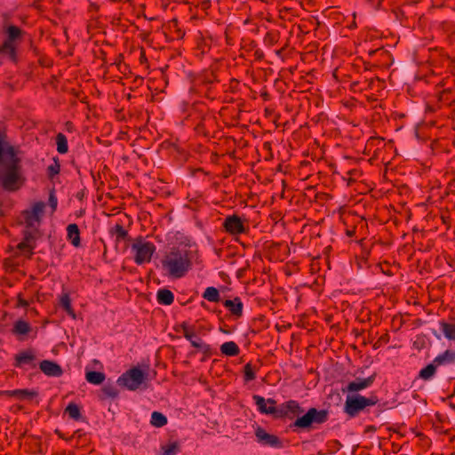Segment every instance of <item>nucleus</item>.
Instances as JSON below:
<instances>
[{"instance_id": "nucleus-32", "label": "nucleus", "mask_w": 455, "mask_h": 455, "mask_svg": "<svg viewBox=\"0 0 455 455\" xmlns=\"http://www.w3.org/2000/svg\"><path fill=\"white\" fill-rule=\"evenodd\" d=\"M60 164L55 162L54 164L48 166L47 171L50 177H53L60 172Z\"/></svg>"}, {"instance_id": "nucleus-36", "label": "nucleus", "mask_w": 455, "mask_h": 455, "mask_svg": "<svg viewBox=\"0 0 455 455\" xmlns=\"http://www.w3.org/2000/svg\"><path fill=\"white\" fill-rule=\"evenodd\" d=\"M93 363H94V370H98L102 367L101 363L99 361L94 360Z\"/></svg>"}, {"instance_id": "nucleus-40", "label": "nucleus", "mask_w": 455, "mask_h": 455, "mask_svg": "<svg viewBox=\"0 0 455 455\" xmlns=\"http://www.w3.org/2000/svg\"><path fill=\"white\" fill-rule=\"evenodd\" d=\"M244 370H245V371L251 370V369H250V365H249V364H246V365L244 366Z\"/></svg>"}, {"instance_id": "nucleus-8", "label": "nucleus", "mask_w": 455, "mask_h": 455, "mask_svg": "<svg viewBox=\"0 0 455 455\" xmlns=\"http://www.w3.org/2000/svg\"><path fill=\"white\" fill-rule=\"evenodd\" d=\"M255 437L256 441L262 446H268L275 449L282 447V442L276 435L267 433L260 427H256Z\"/></svg>"}, {"instance_id": "nucleus-15", "label": "nucleus", "mask_w": 455, "mask_h": 455, "mask_svg": "<svg viewBox=\"0 0 455 455\" xmlns=\"http://www.w3.org/2000/svg\"><path fill=\"white\" fill-rule=\"evenodd\" d=\"M439 329L446 339L449 341H455V323L440 321Z\"/></svg>"}, {"instance_id": "nucleus-31", "label": "nucleus", "mask_w": 455, "mask_h": 455, "mask_svg": "<svg viewBox=\"0 0 455 455\" xmlns=\"http://www.w3.org/2000/svg\"><path fill=\"white\" fill-rule=\"evenodd\" d=\"M114 234L117 238L124 239L127 235V231L121 225L117 224L114 228Z\"/></svg>"}, {"instance_id": "nucleus-10", "label": "nucleus", "mask_w": 455, "mask_h": 455, "mask_svg": "<svg viewBox=\"0 0 455 455\" xmlns=\"http://www.w3.org/2000/svg\"><path fill=\"white\" fill-rule=\"evenodd\" d=\"M223 227L225 230L233 235H237L245 232V227L243 220L237 215H228L226 217Z\"/></svg>"}, {"instance_id": "nucleus-19", "label": "nucleus", "mask_w": 455, "mask_h": 455, "mask_svg": "<svg viewBox=\"0 0 455 455\" xmlns=\"http://www.w3.org/2000/svg\"><path fill=\"white\" fill-rule=\"evenodd\" d=\"M157 301L161 305L169 306L174 300L173 293L168 289H160L156 294Z\"/></svg>"}, {"instance_id": "nucleus-26", "label": "nucleus", "mask_w": 455, "mask_h": 455, "mask_svg": "<svg viewBox=\"0 0 455 455\" xmlns=\"http://www.w3.org/2000/svg\"><path fill=\"white\" fill-rule=\"evenodd\" d=\"M203 297L210 302H218L220 299V292L215 287L206 288Z\"/></svg>"}, {"instance_id": "nucleus-21", "label": "nucleus", "mask_w": 455, "mask_h": 455, "mask_svg": "<svg viewBox=\"0 0 455 455\" xmlns=\"http://www.w3.org/2000/svg\"><path fill=\"white\" fill-rule=\"evenodd\" d=\"M31 331L30 324L24 320H18L13 324L12 331L17 336H23Z\"/></svg>"}, {"instance_id": "nucleus-14", "label": "nucleus", "mask_w": 455, "mask_h": 455, "mask_svg": "<svg viewBox=\"0 0 455 455\" xmlns=\"http://www.w3.org/2000/svg\"><path fill=\"white\" fill-rule=\"evenodd\" d=\"M300 411L299 404L296 401H288L277 410L279 416L292 418Z\"/></svg>"}, {"instance_id": "nucleus-30", "label": "nucleus", "mask_w": 455, "mask_h": 455, "mask_svg": "<svg viewBox=\"0 0 455 455\" xmlns=\"http://www.w3.org/2000/svg\"><path fill=\"white\" fill-rule=\"evenodd\" d=\"M48 204L51 208V213L52 214L56 211L58 205V199L54 191H52L50 193Z\"/></svg>"}, {"instance_id": "nucleus-34", "label": "nucleus", "mask_w": 455, "mask_h": 455, "mask_svg": "<svg viewBox=\"0 0 455 455\" xmlns=\"http://www.w3.org/2000/svg\"><path fill=\"white\" fill-rule=\"evenodd\" d=\"M255 371H245V379L251 380L255 377Z\"/></svg>"}, {"instance_id": "nucleus-25", "label": "nucleus", "mask_w": 455, "mask_h": 455, "mask_svg": "<svg viewBox=\"0 0 455 455\" xmlns=\"http://www.w3.org/2000/svg\"><path fill=\"white\" fill-rule=\"evenodd\" d=\"M56 145H57V151L60 154H66L68 152V140L64 134L59 133L57 135Z\"/></svg>"}, {"instance_id": "nucleus-2", "label": "nucleus", "mask_w": 455, "mask_h": 455, "mask_svg": "<svg viewBox=\"0 0 455 455\" xmlns=\"http://www.w3.org/2000/svg\"><path fill=\"white\" fill-rule=\"evenodd\" d=\"M45 206L44 202L38 201L22 213V222L25 224L27 230L24 234V240L19 243L18 248L24 255H31L33 252L36 234L41 224Z\"/></svg>"}, {"instance_id": "nucleus-33", "label": "nucleus", "mask_w": 455, "mask_h": 455, "mask_svg": "<svg viewBox=\"0 0 455 455\" xmlns=\"http://www.w3.org/2000/svg\"><path fill=\"white\" fill-rule=\"evenodd\" d=\"M435 371H419V378L425 380L432 379Z\"/></svg>"}, {"instance_id": "nucleus-3", "label": "nucleus", "mask_w": 455, "mask_h": 455, "mask_svg": "<svg viewBox=\"0 0 455 455\" xmlns=\"http://www.w3.org/2000/svg\"><path fill=\"white\" fill-rule=\"evenodd\" d=\"M156 250V245L144 237L136 238L130 248L132 257L137 265L150 262Z\"/></svg>"}, {"instance_id": "nucleus-18", "label": "nucleus", "mask_w": 455, "mask_h": 455, "mask_svg": "<svg viewBox=\"0 0 455 455\" xmlns=\"http://www.w3.org/2000/svg\"><path fill=\"white\" fill-rule=\"evenodd\" d=\"M224 307L235 315L240 316L242 315L243 303L239 298L225 300Z\"/></svg>"}, {"instance_id": "nucleus-28", "label": "nucleus", "mask_w": 455, "mask_h": 455, "mask_svg": "<svg viewBox=\"0 0 455 455\" xmlns=\"http://www.w3.org/2000/svg\"><path fill=\"white\" fill-rule=\"evenodd\" d=\"M66 411L73 419L77 420L81 417L79 407L75 403H69L66 408Z\"/></svg>"}, {"instance_id": "nucleus-23", "label": "nucleus", "mask_w": 455, "mask_h": 455, "mask_svg": "<svg viewBox=\"0 0 455 455\" xmlns=\"http://www.w3.org/2000/svg\"><path fill=\"white\" fill-rule=\"evenodd\" d=\"M86 380L94 385H99L105 379V375L102 371H86Z\"/></svg>"}, {"instance_id": "nucleus-1", "label": "nucleus", "mask_w": 455, "mask_h": 455, "mask_svg": "<svg viewBox=\"0 0 455 455\" xmlns=\"http://www.w3.org/2000/svg\"><path fill=\"white\" fill-rule=\"evenodd\" d=\"M201 262L197 244L188 238L171 247L160 259L164 275L173 279L184 277L195 265H199Z\"/></svg>"}, {"instance_id": "nucleus-39", "label": "nucleus", "mask_w": 455, "mask_h": 455, "mask_svg": "<svg viewBox=\"0 0 455 455\" xmlns=\"http://www.w3.org/2000/svg\"><path fill=\"white\" fill-rule=\"evenodd\" d=\"M433 333H434V335H435L438 339H441V336H440V335H438L436 332H433Z\"/></svg>"}, {"instance_id": "nucleus-20", "label": "nucleus", "mask_w": 455, "mask_h": 455, "mask_svg": "<svg viewBox=\"0 0 455 455\" xmlns=\"http://www.w3.org/2000/svg\"><path fill=\"white\" fill-rule=\"evenodd\" d=\"M239 347L234 341H227L220 346V352L228 356H235L239 354Z\"/></svg>"}, {"instance_id": "nucleus-17", "label": "nucleus", "mask_w": 455, "mask_h": 455, "mask_svg": "<svg viewBox=\"0 0 455 455\" xmlns=\"http://www.w3.org/2000/svg\"><path fill=\"white\" fill-rule=\"evenodd\" d=\"M67 238L73 246H80V231L76 224H69L67 227Z\"/></svg>"}, {"instance_id": "nucleus-37", "label": "nucleus", "mask_w": 455, "mask_h": 455, "mask_svg": "<svg viewBox=\"0 0 455 455\" xmlns=\"http://www.w3.org/2000/svg\"><path fill=\"white\" fill-rule=\"evenodd\" d=\"M19 305L20 307H26L28 305L27 301L25 299H19Z\"/></svg>"}, {"instance_id": "nucleus-24", "label": "nucleus", "mask_w": 455, "mask_h": 455, "mask_svg": "<svg viewBox=\"0 0 455 455\" xmlns=\"http://www.w3.org/2000/svg\"><path fill=\"white\" fill-rule=\"evenodd\" d=\"M150 423L156 427H162L167 424V418L161 412L153 411L151 414Z\"/></svg>"}, {"instance_id": "nucleus-41", "label": "nucleus", "mask_w": 455, "mask_h": 455, "mask_svg": "<svg viewBox=\"0 0 455 455\" xmlns=\"http://www.w3.org/2000/svg\"><path fill=\"white\" fill-rule=\"evenodd\" d=\"M131 370L136 371V370H139V369H138V368H136V367H133V368H132Z\"/></svg>"}, {"instance_id": "nucleus-16", "label": "nucleus", "mask_w": 455, "mask_h": 455, "mask_svg": "<svg viewBox=\"0 0 455 455\" xmlns=\"http://www.w3.org/2000/svg\"><path fill=\"white\" fill-rule=\"evenodd\" d=\"M36 359L35 352L33 350H26L16 355V367H22L23 365H32L33 361Z\"/></svg>"}, {"instance_id": "nucleus-35", "label": "nucleus", "mask_w": 455, "mask_h": 455, "mask_svg": "<svg viewBox=\"0 0 455 455\" xmlns=\"http://www.w3.org/2000/svg\"><path fill=\"white\" fill-rule=\"evenodd\" d=\"M48 376L60 377L62 371H44Z\"/></svg>"}, {"instance_id": "nucleus-27", "label": "nucleus", "mask_w": 455, "mask_h": 455, "mask_svg": "<svg viewBox=\"0 0 455 455\" xmlns=\"http://www.w3.org/2000/svg\"><path fill=\"white\" fill-rule=\"evenodd\" d=\"M101 392L103 394V398H116L118 396V391L116 387L111 384L105 385Z\"/></svg>"}, {"instance_id": "nucleus-29", "label": "nucleus", "mask_w": 455, "mask_h": 455, "mask_svg": "<svg viewBox=\"0 0 455 455\" xmlns=\"http://www.w3.org/2000/svg\"><path fill=\"white\" fill-rule=\"evenodd\" d=\"M39 370H42V371H44V370H60V368L56 363H52L51 361H48V360H44V361H42L40 363V369Z\"/></svg>"}, {"instance_id": "nucleus-38", "label": "nucleus", "mask_w": 455, "mask_h": 455, "mask_svg": "<svg viewBox=\"0 0 455 455\" xmlns=\"http://www.w3.org/2000/svg\"><path fill=\"white\" fill-rule=\"evenodd\" d=\"M4 214V205L2 203H0V216Z\"/></svg>"}, {"instance_id": "nucleus-13", "label": "nucleus", "mask_w": 455, "mask_h": 455, "mask_svg": "<svg viewBox=\"0 0 455 455\" xmlns=\"http://www.w3.org/2000/svg\"><path fill=\"white\" fill-rule=\"evenodd\" d=\"M253 400L258 407V410L263 414H274L277 412L275 407V403L271 399L266 400L259 395H254Z\"/></svg>"}, {"instance_id": "nucleus-5", "label": "nucleus", "mask_w": 455, "mask_h": 455, "mask_svg": "<svg viewBox=\"0 0 455 455\" xmlns=\"http://www.w3.org/2000/svg\"><path fill=\"white\" fill-rule=\"evenodd\" d=\"M145 371H124L117 379L118 386L128 390L140 388L146 381Z\"/></svg>"}, {"instance_id": "nucleus-11", "label": "nucleus", "mask_w": 455, "mask_h": 455, "mask_svg": "<svg viewBox=\"0 0 455 455\" xmlns=\"http://www.w3.org/2000/svg\"><path fill=\"white\" fill-rule=\"evenodd\" d=\"M455 362V351L445 350L438 355L432 363L427 365L423 370H435L436 367L447 365Z\"/></svg>"}, {"instance_id": "nucleus-12", "label": "nucleus", "mask_w": 455, "mask_h": 455, "mask_svg": "<svg viewBox=\"0 0 455 455\" xmlns=\"http://www.w3.org/2000/svg\"><path fill=\"white\" fill-rule=\"evenodd\" d=\"M373 380H374L373 376L364 378V379H356L354 381H351L350 383H348V385L347 386L345 390L348 393H355V392L363 390V389L371 387Z\"/></svg>"}, {"instance_id": "nucleus-4", "label": "nucleus", "mask_w": 455, "mask_h": 455, "mask_svg": "<svg viewBox=\"0 0 455 455\" xmlns=\"http://www.w3.org/2000/svg\"><path fill=\"white\" fill-rule=\"evenodd\" d=\"M377 399L373 396L365 397L358 394L349 393L345 401L344 411L349 417H355L360 411L369 406L375 405Z\"/></svg>"}, {"instance_id": "nucleus-9", "label": "nucleus", "mask_w": 455, "mask_h": 455, "mask_svg": "<svg viewBox=\"0 0 455 455\" xmlns=\"http://www.w3.org/2000/svg\"><path fill=\"white\" fill-rule=\"evenodd\" d=\"M182 332L184 337L190 342V344L201 351L206 352L209 350V346L203 341V339L196 333L194 328L187 323L182 324Z\"/></svg>"}, {"instance_id": "nucleus-22", "label": "nucleus", "mask_w": 455, "mask_h": 455, "mask_svg": "<svg viewBox=\"0 0 455 455\" xmlns=\"http://www.w3.org/2000/svg\"><path fill=\"white\" fill-rule=\"evenodd\" d=\"M60 304L61 307L70 315L73 319H76V314L71 306V299L68 293H63L60 298Z\"/></svg>"}, {"instance_id": "nucleus-6", "label": "nucleus", "mask_w": 455, "mask_h": 455, "mask_svg": "<svg viewBox=\"0 0 455 455\" xmlns=\"http://www.w3.org/2000/svg\"><path fill=\"white\" fill-rule=\"evenodd\" d=\"M8 36L4 44L0 46V52L9 57L12 60H16V44L15 41L20 35V30L17 27L11 26L7 30Z\"/></svg>"}, {"instance_id": "nucleus-7", "label": "nucleus", "mask_w": 455, "mask_h": 455, "mask_svg": "<svg viewBox=\"0 0 455 455\" xmlns=\"http://www.w3.org/2000/svg\"><path fill=\"white\" fill-rule=\"evenodd\" d=\"M326 419V412L324 411H317L315 408L308 410V411L301 417H299L294 426L297 427L306 428L311 426L312 423H322Z\"/></svg>"}]
</instances>
